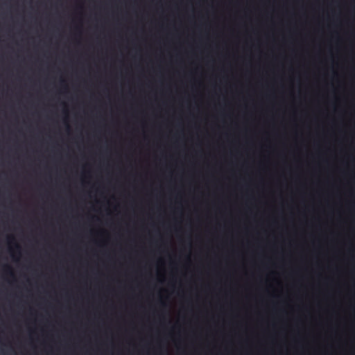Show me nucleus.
Instances as JSON below:
<instances>
[{
  "label": "nucleus",
  "instance_id": "nucleus-1",
  "mask_svg": "<svg viewBox=\"0 0 355 355\" xmlns=\"http://www.w3.org/2000/svg\"><path fill=\"white\" fill-rule=\"evenodd\" d=\"M4 268H5V271L7 273H8L10 276H13L14 275L13 272H12V271L11 270V268L9 266H7V265L5 266Z\"/></svg>",
  "mask_w": 355,
  "mask_h": 355
},
{
  "label": "nucleus",
  "instance_id": "nucleus-2",
  "mask_svg": "<svg viewBox=\"0 0 355 355\" xmlns=\"http://www.w3.org/2000/svg\"><path fill=\"white\" fill-rule=\"evenodd\" d=\"M16 248H17V249H19V245L16 244Z\"/></svg>",
  "mask_w": 355,
  "mask_h": 355
},
{
  "label": "nucleus",
  "instance_id": "nucleus-3",
  "mask_svg": "<svg viewBox=\"0 0 355 355\" xmlns=\"http://www.w3.org/2000/svg\"><path fill=\"white\" fill-rule=\"evenodd\" d=\"M11 239V240H14V238L13 237H9V240Z\"/></svg>",
  "mask_w": 355,
  "mask_h": 355
}]
</instances>
